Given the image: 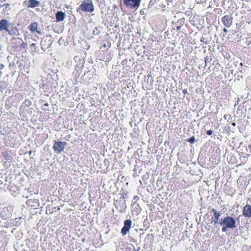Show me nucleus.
Segmentation results:
<instances>
[{
    "label": "nucleus",
    "instance_id": "16",
    "mask_svg": "<svg viewBox=\"0 0 251 251\" xmlns=\"http://www.w3.org/2000/svg\"><path fill=\"white\" fill-rule=\"evenodd\" d=\"M211 60V59L207 56L204 57L205 66H206L207 63L210 62Z\"/></svg>",
    "mask_w": 251,
    "mask_h": 251
},
{
    "label": "nucleus",
    "instance_id": "9",
    "mask_svg": "<svg viewBox=\"0 0 251 251\" xmlns=\"http://www.w3.org/2000/svg\"><path fill=\"white\" fill-rule=\"evenodd\" d=\"M38 24L37 22H33L31 23L28 25V29L31 32V33H34V32H37L39 34H41V32L40 30H38Z\"/></svg>",
    "mask_w": 251,
    "mask_h": 251
},
{
    "label": "nucleus",
    "instance_id": "25",
    "mask_svg": "<svg viewBox=\"0 0 251 251\" xmlns=\"http://www.w3.org/2000/svg\"><path fill=\"white\" fill-rule=\"evenodd\" d=\"M43 110H47V109H46L45 108H43Z\"/></svg>",
    "mask_w": 251,
    "mask_h": 251
},
{
    "label": "nucleus",
    "instance_id": "4",
    "mask_svg": "<svg viewBox=\"0 0 251 251\" xmlns=\"http://www.w3.org/2000/svg\"><path fill=\"white\" fill-rule=\"evenodd\" d=\"M141 0H123L124 4L128 8H137L140 4Z\"/></svg>",
    "mask_w": 251,
    "mask_h": 251
},
{
    "label": "nucleus",
    "instance_id": "7",
    "mask_svg": "<svg viewBox=\"0 0 251 251\" xmlns=\"http://www.w3.org/2000/svg\"><path fill=\"white\" fill-rule=\"evenodd\" d=\"M132 225L131 220H126L124 221V226L121 229V233L123 236L126 235L129 231Z\"/></svg>",
    "mask_w": 251,
    "mask_h": 251
},
{
    "label": "nucleus",
    "instance_id": "15",
    "mask_svg": "<svg viewBox=\"0 0 251 251\" xmlns=\"http://www.w3.org/2000/svg\"><path fill=\"white\" fill-rule=\"evenodd\" d=\"M36 45V44L35 43H32L30 46L31 48V51L33 52H35L36 51V49L35 48Z\"/></svg>",
    "mask_w": 251,
    "mask_h": 251
},
{
    "label": "nucleus",
    "instance_id": "6",
    "mask_svg": "<svg viewBox=\"0 0 251 251\" xmlns=\"http://www.w3.org/2000/svg\"><path fill=\"white\" fill-rule=\"evenodd\" d=\"M211 212H212L214 214V216L211 218V224H213L215 225L217 224H219V219L221 216L220 212L217 211L214 208H212Z\"/></svg>",
    "mask_w": 251,
    "mask_h": 251
},
{
    "label": "nucleus",
    "instance_id": "3",
    "mask_svg": "<svg viewBox=\"0 0 251 251\" xmlns=\"http://www.w3.org/2000/svg\"><path fill=\"white\" fill-rule=\"evenodd\" d=\"M80 9L83 12H92L94 11V5L92 0H90L89 2H87L83 1L80 5L79 7L77 9V11H79Z\"/></svg>",
    "mask_w": 251,
    "mask_h": 251
},
{
    "label": "nucleus",
    "instance_id": "18",
    "mask_svg": "<svg viewBox=\"0 0 251 251\" xmlns=\"http://www.w3.org/2000/svg\"><path fill=\"white\" fill-rule=\"evenodd\" d=\"M4 89V87L3 86V82L0 81V91L2 92Z\"/></svg>",
    "mask_w": 251,
    "mask_h": 251
},
{
    "label": "nucleus",
    "instance_id": "12",
    "mask_svg": "<svg viewBox=\"0 0 251 251\" xmlns=\"http://www.w3.org/2000/svg\"><path fill=\"white\" fill-rule=\"evenodd\" d=\"M40 1L37 0H29L27 2V7L28 8H34L38 6Z\"/></svg>",
    "mask_w": 251,
    "mask_h": 251
},
{
    "label": "nucleus",
    "instance_id": "14",
    "mask_svg": "<svg viewBox=\"0 0 251 251\" xmlns=\"http://www.w3.org/2000/svg\"><path fill=\"white\" fill-rule=\"evenodd\" d=\"M10 35H14V34H15L16 33V32H17V30L16 28H12L11 30H10L9 28L7 29V30L6 31Z\"/></svg>",
    "mask_w": 251,
    "mask_h": 251
},
{
    "label": "nucleus",
    "instance_id": "23",
    "mask_svg": "<svg viewBox=\"0 0 251 251\" xmlns=\"http://www.w3.org/2000/svg\"><path fill=\"white\" fill-rule=\"evenodd\" d=\"M223 31L225 33H226L227 32V30L226 28H224L223 29Z\"/></svg>",
    "mask_w": 251,
    "mask_h": 251
},
{
    "label": "nucleus",
    "instance_id": "2",
    "mask_svg": "<svg viewBox=\"0 0 251 251\" xmlns=\"http://www.w3.org/2000/svg\"><path fill=\"white\" fill-rule=\"evenodd\" d=\"M27 45V44L20 38H13L11 40L12 47L18 51L26 49Z\"/></svg>",
    "mask_w": 251,
    "mask_h": 251
},
{
    "label": "nucleus",
    "instance_id": "20",
    "mask_svg": "<svg viewBox=\"0 0 251 251\" xmlns=\"http://www.w3.org/2000/svg\"><path fill=\"white\" fill-rule=\"evenodd\" d=\"M182 92H183V93L184 94H187V93L188 91H187V90L186 89H183V90H182Z\"/></svg>",
    "mask_w": 251,
    "mask_h": 251
},
{
    "label": "nucleus",
    "instance_id": "11",
    "mask_svg": "<svg viewBox=\"0 0 251 251\" xmlns=\"http://www.w3.org/2000/svg\"><path fill=\"white\" fill-rule=\"evenodd\" d=\"M9 26L8 21L6 20L3 19L0 21V31H7Z\"/></svg>",
    "mask_w": 251,
    "mask_h": 251
},
{
    "label": "nucleus",
    "instance_id": "21",
    "mask_svg": "<svg viewBox=\"0 0 251 251\" xmlns=\"http://www.w3.org/2000/svg\"><path fill=\"white\" fill-rule=\"evenodd\" d=\"M4 68V65L2 64H0V70H2Z\"/></svg>",
    "mask_w": 251,
    "mask_h": 251
},
{
    "label": "nucleus",
    "instance_id": "13",
    "mask_svg": "<svg viewBox=\"0 0 251 251\" xmlns=\"http://www.w3.org/2000/svg\"><path fill=\"white\" fill-rule=\"evenodd\" d=\"M57 22L63 21L65 17V14L62 11H58L55 15Z\"/></svg>",
    "mask_w": 251,
    "mask_h": 251
},
{
    "label": "nucleus",
    "instance_id": "5",
    "mask_svg": "<svg viewBox=\"0 0 251 251\" xmlns=\"http://www.w3.org/2000/svg\"><path fill=\"white\" fill-rule=\"evenodd\" d=\"M66 145L67 143L66 142L55 141L53 149L55 152L60 153L64 151Z\"/></svg>",
    "mask_w": 251,
    "mask_h": 251
},
{
    "label": "nucleus",
    "instance_id": "1",
    "mask_svg": "<svg viewBox=\"0 0 251 251\" xmlns=\"http://www.w3.org/2000/svg\"><path fill=\"white\" fill-rule=\"evenodd\" d=\"M219 224L223 226L222 231L223 232H226L227 228L233 229L236 227V221L230 216H226L222 219L219 222Z\"/></svg>",
    "mask_w": 251,
    "mask_h": 251
},
{
    "label": "nucleus",
    "instance_id": "26",
    "mask_svg": "<svg viewBox=\"0 0 251 251\" xmlns=\"http://www.w3.org/2000/svg\"><path fill=\"white\" fill-rule=\"evenodd\" d=\"M2 72H0V75H2Z\"/></svg>",
    "mask_w": 251,
    "mask_h": 251
},
{
    "label": "nucleus",
    "instance_id": "8",
    "mask_svg": "<svg viewBox=\"0 0 251 251\" xmlns=\"http://www.w3.org/2000/svg\"><path fill=\"white\" fill-rule=\"evenodd\" d=\"M222 22L226 27H229L232 24L233 18L229 15H225L222 18Z\"/></svg>",
    "mask_w": 251,
    "mask_h": 251
},
{
    "label": "nucleus",
    "instance_id": "17",
    "mask_svg": "<svg viewBox=\"0 0 251 251\" xmlns=\"http://www.w3.org/2000/svg\"><path fill=\"white\" fill-rule=\"evenodd\" d=\"M187 141L188 142H189L191 144H193L194 143L195 141V138L194 136H192V137H191L190 139H188L187 140Z\"/></svg>",
    "mask_w": 251,
    "mask_h": 251
},
{
    "label": "nucleus",
    "instance_id": "24",
    "mask_svg": "<svg viewBox=\"0 0 251 251\" xmlns=\"http://www.w3.org/2000/svg\"><path fill=\"white\" fill-rule=\"evenodd\" d=\"M232 125L233 126H235V123H233Z\"/></svg>",
    "mask_w": 251,
    "mask_h": 251
},
{
    "label": "nucleus",
    "instance_id": "22",
    "mask_svg": "<svg viewBox=\"0 0 251 251\" xmlns=\"http://www.w3.org/2000/svg\"><path fill=\"white\" fill-rule=\"evenodd\" d=\"M48 107L49 106V104L48 103H45L44 105H43V107Z\"/></svg>",
    "mask_w": 251,
    "mask_h": 251
},
{
    "label": "nucleus",
    "instance_id": "19",
    "mask_svg": "<svg viewBox=\"0 0 251 251\" xmlns=\"http://www.w3.org/2000/svg\"><path fill=\"white\" fill-rule=\"evenodd\" d=\"M212 131L211 129H210L207 131L206 133L208 135H211L212 134Z\"/></svg>",
    "mask_w": 251,
    "mask_h": 251
},
{
    "label": "nucleus",
    "instance_id": "27",
    "mask_svg": "<svg viewBox=\"0 0 251 251\" xmlns=\"http://www.w3.org/2000/svg\"><path fill=\"white\" fill-rule=\"evenodd\" d=\"M29 154H31V151H29Z\"/></svg>",
    "mask_w": 251,
    "mask_h": 251
},
{
    "label": "nucleus",
    "instance_id": "10",
    "mask_svg": "<svg viewBox=\"0 0 251 251\" xmlns=\"http://www.w3.org/2000/svg\"><path fill=\"white\" fill-rule=\"evenodd\" d=\"M243 215L246 218H250L251 217V205L247 204L245 206H244L243 210Z\"/></svg>",
    "mask_w": 251,
    "mask_h": 251
}]
</instances>
